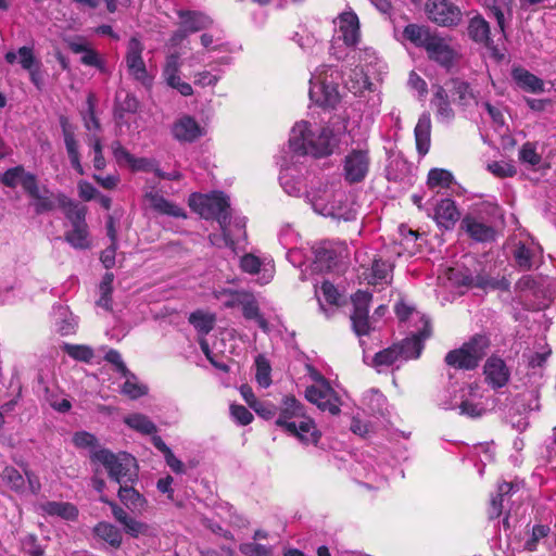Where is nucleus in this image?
I'll return each mask as SVG.
<instances>
[{
	"label": "nucleus",
	"mask_w": 556,
	"mask_h": 556,
	"mask_svg": "<svg viewBox=\"0 0 556 556\" xmlns=\"http://www.w3.org/2000/svg\"><path fill=\"white\" fill-rule=\"evenodd\" d=\"M276 425L303 444H317L321 435L314 420L306 416L303 404L292 395L282 400Z\"/></svg>",
	"instance_id": "nucleus-1"
},
{
	"label": "nucleus",
	"mask_w": 556,
	"mask_h": 556,
	"mask_svg": "<svg viewBox=\"0 0 556 556\" xmlns=\"http://www.w3.org/2000/svg\"><path fill=\"white\" fill-rule=\"evenodd\" d=\"M289 147L300 155L327 156L334 147L333 134L326 127L313 130L309 123L301 121L291 129Z\"/></svg>",
	"instance_id": "nucleus-2"
},
{
	"label": "nucleus",
	"mask_w": 556,
	"mask_h": 556,
	"mask_svg": "<svg viewBox=\"0 0 556 556\" xmlns=\"http://www.w3.org/2000/svg\"><path fill=\"white\" fill-rule=\"evenodd\" d=\"M403 35L416 47L424 48L430 60L445 68L452 67L458 58L448 39L430 31L427 27L409 24L404 28Z\"/></svg>",
	"instance_id": "nucleus-3"
},
{
	"label": "nucleus",
	"mask_w": 556,
	"mask_h": 556,
	"mask_svg": "<svg viewBox=\"0 0 556 556\" xmlns=\"http://www.w3.org/2000/svg\"><path fill=\"white\" fill-rule=\"evenodd\" d=\"M420 319L424 323V329L406 338L400 344H393L378 352L374 357L375 367H389L399 362L419 357L424 349L422 341L430 336L429 321L424 316Z\"/></svg>",
	"instance_id": "nucleus-4"
},
{
	"label": "nucleus",
	"mask_w": 556,
	"mask_h": 556,
	"mask_svg": "<svg viewBox=\"0 0 556 556\" xmlns=\"http://www.w3.org/2000/svg\"><path fill=\"white\" fill-rule=\"evenodd\" d=\"M56 200L72 225V229L65 233L66 242L78 250L90 248L88 225L86 223L87 207L75 203L64 194H59Z\"/></svg>",
	"instance_id": "nucleus-5"
},
{
	"label": "nucleus",
	"mask_w": 556,
	"mask_h": 556,
	"mask_svg": "<svg viewBox=\"0 0 556 556\" xmlns=\"http://www.w3.org/2000/svg\"><path fill=\"white\" fill-rule=\"evenodd\" d=\"M334 34L330 45V53L337 60L343 59L345 48L355 49L361 41L359 21L353 11H345L333 20Z\"/></svg>",
	"instance_id": "nucleus-6"
},
{
	"label": "nucleus",
	"mask_w": 556,
	"mask_h": 556,
	"mask_svg": "<svg viewBox=\"0 0 556 556\" xmlns=\"http://www.w3.org/2000/svg\"><path fill=\"white\" fill-rule=\"evenodd\" d=\"M92 459L101 463L109 477L118 484L132 483L138 478L136 459L127 453L113 454L109 450H99L92 454Z\"/></svg>",
	"instance_id": "nucleus-7"
},
{
	"label": "nucleus",
	"mask_w": 556,
	"mask_h": 556,
	"mask_svg": "<svg viewBox=\"0 0 556 556\" xmlns=\"http://www.w3.org/2000/svg\"><path fill=\"white\" fill-rule=\"evenodd\" d=\"M489 345L490 341L485 336L477 334L459 349L450 351L445 356V362L456 369L472 370L485 356Z\"/></svg>",
	"instance_id": "nucleus-8"
},
{
	"label": "nucleus",
	"mask_w": 556,
	"mask_h": 556,
	"mask_svg": "<svg viewBox=\"0 0 556 556\" xmlns=\"http://www.w3.org/2000/svg\"><path fill=\"white\" fill-rule=\"evenodd\" d=\"M189 204L205 219L215 218L220 223V219L225 218V222H229V202L223 192L194 193L190 197Z\"/></svg>",
	"instance_id": "nucleus-9"
},
{
	"label": "nucleus",
	"mask_w": 556,
	"mask_h": 556,
	"mask_svg": "<svg viewBox=\"0 0 556 556\" xmlns=\"http://www.w3.org/2000/svg\"><path fill=\"white\" fill-rule=\"evenodd\" d=\"M305 399L315 404L320 410L329 412L331 415H338L341 412L340 397L329 382L307 387Z\"/></svg>",
	"instance_id": "nucleus-10"
},
{
	"label": "nucleus",
	"mask_w": 556,
	"mask_h": 556,
	"mask_svg": "<svg viewBox=\"0 0 556 556\" xmlns=\"http://www.w3.org/2000/svg\"><path fill=\"white\" fill-rule=\"evenodd\" d=\"M143 49L144 47L138 38H130L127 45L125 62L129 75L142 85L148 86L151 84V77L142 58Z\"/></svg>",
	"instance_id": "nucleus-11"
},
{
	"label": "nucleus",
	"mask_w": 556,
	"mask_h": 556,
	"mask_svg": "<svg viewBox=\"0 0 556 556\" xmlns=\"http://www.w3.org/2000/svg\"><path fill=\"white\" fill-rule=\"evenodd\" d=\"M370 165L368 150L354 149L349 152L343 162V174L350 184L359 182L365 179Z\"/></svg>",
	"instance_id": "nucleus-12"
},
{
	"label": "nucleus",
	"mask_w": 556,
	"mask_h": 556,
	"mask_svg": "<svg viewBox=\"0 0 556 556\" xmlns=\"http://www.w3.org/2000/svg\"><path fill=\"white\" fill-rule=\"evenodd\" d=\"M426 9L429 18L441 26H456L462 21L459 8L448 0H430Z\"/></svg>",
	"instance_id": "nucleus-13"
},
{
	"label": "nucleus",
	"mask_w": 556,
	"mask_h": 556,
	"mask_svg": "<svg viewBox=\"0 0 556 556\" xmlns=\"http://www.w3.org/2000/svg\"><path fill=\"white\" fill-rule=\"evenodd\" d=\"M219 227L222 233H211L208 240L212 245L217 248L228 247L235 250L236 243L242 238H245V223L243 219H238L233 224L220 219Z\"/></svg>",
	"instance_id": "nucleus-14"
},
{
	"label": "nucleus",
	"mask_w": 556,
	"mask_h": 556,
	"mask_svg": "<svg viewBox=\"0 0 556 556\" xmlns=\"http://www.w3.org/2000/svg\"><path fill=\"white\" fill-rule=\"evenodd\" d=\"M370 300L371 294L366 291H357L352 298L354 311L351 315V320L357 336L368 334L371 330L368 317Z\"/></svg>",
	"instance_id": "nucleus-15"
},
{
	"label": "nucleus",
	"mask_w": 556,
	"mask_h": 556,
	"mask_svg": "<svg viewBox=\"0 0 556 556\" xmlns=\"http://www.w3.org/2000/svg\"><path fill=\"white\" fill-rule=\"evenodd\" d=\"M309 84V98L316 104L332 108L338 103L339 92L337 86L323 79L321 74L313 75Z\"/></svg>",
	"instance_id": "nucleus-16"
},
{
	"label": "nucleus",
	"mask_w": 556,
	"mask_h": 556,
	"mask_svg": "<svg viewBox=\"0 0 556 556\" xmlns=\"http://www.w3.org/2000/svg\"><path fill=\"white\" fill-rule=\"evenodd\" d=\"M336 193L327 185L320 186L306 192V199L312 204L314 211L324 216H333L337 213L334 201Z\"/></svg>",
	"instance_id": "nucleus-17"
},
{
	"label": "nucleus",
	"mask_w": 556,
	"mask_h": 556,
	"mask_svg": "<svg viewBox=\"0 0 556 556\" xmlns=\"http://www.w3.org/2000/svg\"><path fill=\"white\" fill-rule=\"evenodd\" d=\"M483 375L486 383L494 390L505 387L510 379V370L505 361L496 355L485 361Z\"/></svg>",
	"instance_id": "nucleus-18"
},
{
	"label": "nucleus",
	"mask_w": 556,
	"mask_h": 556,
	"mask_svg": "<svg viewBox=\"0 0 556 556\" xmlns=\"http://www.w3.org/2000/svg\"><path fill=\"white\" fill-rule=\"evenodd\" d=\"M481 397L482 394L478 383H470L466 388H463L462 402L458 406L460 414L471 418L481 417L485 413L484 405L478 401Z\"/></svg>",
	"instance_id": "nucleus-19"
},
{
	"label": "nucleus",
	"mask_w": 556,
	"mask_h": 556,
	"mask_svg": "<svg viewBox=\"0 0 556 556\" xmlns=\"http://www.w3.org/2000/svg\"><path fill=\"white\" fill-rule=\"evenodd\" d=\"M25 191L34 199L33 205L37 214H43L54 208L55 201L52 193L46 188L41 190L36 177H27Z\"/></svg>",
	"instance_id": "nucleus-20"
},
{
	"label": "nucleus",
	"mask_w": 556,
	"mask_h": 556,
	"mask_svg": "<svg viewBox=\"0 0 556 556\" xmlns=\"http://www.w3.org/2000/svg\"><path fill=\"white\" fill-rule=\"evenodd\" d=\"M60 125L71 165L79 175H84L85 170L80 163L78 141L75 138V128L64 116L60 118Z\"/></svg>",
	"instance_id": "nucleus-21"
},
{
	"label": "nucleus",
	"mask_w": 556,
	"mask_h": 556,
	"mask_svg": "<svg viewBox=\"0 0 556 556\" xmlns=\"http://www.w3.org/2000/svg\"><path fill=\"white\" fill-rule=\"evenodd\" d=\"M542 248L532 238L517 243L514 252L515 260L519 267L531 269L540 260Z\"/></svg>",
	"instance_id": "nucleus-22"
},
{
	"label": "nucleus",
	"mask_w": 556,
	"mask_h": 556,
	"mask_svg": "<svg viewBox=\"0 0 556 556\" xmlns=\"http://www.w3.org/2000/svg\"><path fill=\"white\" fill-rule=\"evenodd\" d=\"M172 132L174 138L181 142H192L203 135L198 122L189 115H185L176 121Z\"/></svg>",
	"instance_id": "nucleus-23"
},
{
	"label": "nucleus",
	"mask_w": 556,
	"mask_h": 556,
	"mask_svg": "<svg viewBox=\"0 0 556 556\" xmlns=\"http://www.w3.org/2000/svg\"><path fill=\"white\" fill-rule=\"evenodd\" d=\"M447 279L456 286L465 287H480L486 288L489 286L494 287L489 279L482 276H472L466 267H451L446 271Z\"/></svg>",
	"instance_id": "nucleus-24"
},
{
	"label": "nucleus",
	"mask_w": 556,
	"mask_h": 556,
	"mask_svg": "<svg viewBox=\"0 0 556 556\" xmlns=\"http://www.w3.org/2000/svg\"><path fill=\"white\" fill-rule=\"evenodd\" d=\"M432 90L431 105L435 111L437 118L442 123H450L455 114L448 100L447 91L441 85H433Z\"/></svg>",
	"instance_id": "nucleus-25"
},
{
	"label": "nucleus",
	"mask_w": 556,
	"mask_h": 556,
	"mask_svg": "<svg viewBox=\"0 0 556 556\" xmlns=\"http://www.w3.org/2000/svg\"><path fill=\"white\" fill-rule=\"evenodd\" d=\"M240 266L243 271L251 275L262 273L260 278L261 285H266L273 279L274 269L270 262H262L256 255L252 253L245 254L241 257Z\"/></svg>",
	"instance_id": "nucleus-26"
},
{
	"label": "nucleus",
	"mask_w": 556,
	"mask_h": 556,
	"mask_svg": "<svg viewBox=\"0 0 556 556\" xmlns=\"http://www.w3.org/2000/svg\"><path fill=\"white\" fill-rule=\"evenodd\" d=\"M179 25L190 34L206 29L212 26L213 20L202 12L179 10L177 12Z\"/></svg>",
	"instance_id": "nucleus-27"
},
{
	"label": "nucleus",
	"mask_w": 556,
	"mask_h": 556,
	"mask_svg": "<svg viewBox=\"0 0 556 556\" xmlns=\"http://www.w3.org/2000/svg\"><path fill=\"white\" fill-rule=\"evenodd\" d=\"M460 226L476 241H490L495 236V231L491 226L476 217L466 216L462 220Z\"/></svg>",
	"instance_id": "nucleus-28"
},
{
	"label": "nucleus",
	"mask_w": 556,
	"mask_h": 556,
	"mask_svg": "<svg viewBox=\"0 0 556 556\" xmlns=\"http://www.w3.org/2000/svg\"><path fill=\"white\" fill-rule=\"evenodd\" d=\"M511 77L518 87L527 92L541 93L544 91V81L523 67H514Z\"/></svg>",
	"instance_id": "nucleus-29"
},
{
	"label": "nucleus",
	"mask_w": 556,
	"mask_h": 556,
	"mask_svg": "<svg viewBox=\"0 0 556 556\" xmlns=\"http://www.w3.org/2000/svg\"><path fill=\"white\" fill-rule=\"evenodd\" d=\"M117 495L119 501L134 513H142L147 508V498L128 483L119 484Z\"/></svg>",
	"instance_id": "nucleus-30"
},
{
	"label": "nucleus",
	"mask_w": 556,
	"mask_h": 556,
	"mask_svg": "<svg viewBox=\"0 0 556 556\" xmlns=\"http://www.w3.org/2000/svg\"><path fill=\"white\" fill-rule=\"evenodd\" d=\"M37 509L48 516H59L65 520H75L78 509L68 502H45L37 506Z\"/></svg>",
	"instance_id": "nucleus-31"
},
{
	"label": "nucleus",
	"mask_w": 556,
	"mask_h": 556,
	"mask_svg": "<svg viewBox=\"0 0 556 556\" xmlns=\"http://www.w3.org/2000/svg\"><path fill=\"white\" fill-rule=\"evenodd\" d=\"M431 119L429 113L420 115L415 127V140L417 151L420 155H426L430 149L431 142Z\"/></svg>",
	"instance_id": "nucleus-32"
},
{
	"label": "nucleus",
	"mask_w": 556,
	"mask_h": 556,
	"mask_svg": "<svg viewBox=\"0 0 556 556\" xmlns=\"http://www.w3.org/2000/svg\"><path fill=\"white\" fill-rule=\"evenodd\" d=\"M435 220L439 226L451 229L459 218V213L451 199H443L435 208Z\"/></svg>",
	"instance_id": "nucleus-33"
},
{
	"label": "nucleus",
	"mask_w": 556,
	"mask_h": 556,
	"mask_svg": "<svg viewBox=\"0 0 556 556\" xmlns=\"http://www.w3.org/2000/svg\"><path fill=\"white\" fill-rule=\"evenodd\" d=\"M240 306L245 319L255 320L261 329L268 331V323L261 314L258 302L253 293L247 291L241 300Z\"/></svg>",
	"instance_id": "nucleus-34"
},
{
	"label": "nucleus",
	"mask_w": 556,
	"mask_h": 556,
	"mask_svg": "<svg viewBox=\"0 0 556 556\" xmlns=\"http://www.w3.org/2000/svg\"><path fill=\"white\" fill-rule=\"evenodd\" d=\"M468 34L469 37L476 42L483 43L486 47H490L492 43V39L490 37V25L480 15L470 20L468 25Z\"/></svg>",
	"instance_id": "nucleus-35"
},
{
	"label": "nucleus",
	"mask_w": 556,
	"mask_h": 556,
	"mask_svg": "<svg viewBox=\"0 0 556 556\" xmlns=\"http://www.w3.org/2000/svg\"><path fill=\"white\" fill-rule=\"evenodd\" d=\"M93 533L115 548H118L123 541L121 530L114 525L105 521L99 522L93 528Z\"/></svg>",
	"instance_id": "nucleus-36"
},
{
	"label": "nucleus",
	"mask_w": 556,
	"mask_h": 556,
	"mask_svg": "<svg viewBox=\"0 0 556 556\" xmlns=\"http://www.w3.org/2000/svg\"><path fill=\"white\" fill-rule=\"evenodd\" d=\"M113 281L114 275L112 273H105L99 285V299L96 302L98 307H101L108 312L112 311L113 305Z\"/></svg>",
	"instance_id": "nucleus-37"
},
{
	"label": "nucleus",
	"mask_w": 556,
	"mask_h": 556,
	"mask_svg": "<svg viewBox=\"0 0 556 556\" xmlns=\"http://www.w3.org/2000/svg\"><path fill=\"white\" fill-rule=\"evenodd\" d=\"M188 320L200 334L206 336L214 328L216 317L212 313L199 309L191 313Z\"/></svg>",
	"instance_id": "nucleus-38"
},
{
	"label": "nucleus",
	"mask_w": 556,
	"mask_h": 556,
	"mask_svg": "<svg viewBox=\"0 0 556 556\" xmlns=\"http://www.w3.org/2000/svg\"><path fill=\"white\" fill-rule=\"evenodd\" d=\"M125 378V382L121 388V392L131 400L141 397L148 393V387L139 382L138 378L130 370L128 374L122 375Z\"/></svg>",
	"instance_id": "nucleus-39"
},
{
	"label": "nucleus",
	"mask_w": 556,
	"mask_h": 556,
	"mask_svg": "<svg viewBox=\"0 0 556 556\" xmlns=\"http://www.w3.org/2000/svg\"><path fill=\"white\" fill-rule=\"evenodd\" d=\"M514 0H483V5L489 10L497 22L500 30L505 33V11H510Z\"/></svg>",
	"instance_id": "nucleus-40"
},
{
	"label": "nucleus",
	"mask_w": 556,
	"mask_h": 556,
	"mask_svg": "<svg viewBox=\"0 0 556 556\" xmlns=\"http://www.w3.org/2000/svg\"><path fill=\"white\" fill-rule=\"evenodd\" d=\"M370 83L363 68L355 67L345 79V87L354 94H359L368 89Z\"/></svg>",
	"instance_id": "nucleus-41"
},
{
	"label": "nucleus",
	"mask_w": 556,
	"mask_h": 556,
	"mask_svg": "<svg viewBox=\"0 0 556 556\" xmlns=\"http://www.w3.org/2000/svg\"><path fill=\"white\" fill-rule=\"evenodd\" d=\"M27 177H35V175L26 173L22 166H16L4 172L0 177V181L10 188H15L17 185H22L25 189V181L27 180Z\"/></svg>",
	"instance_id": "nucleus-42"
},
{
	"label": "nucleus",
	"mask_w": 556,
	"mask_h": 556,
	"mask_svg": "<svg viewBox=\"0 0 556 556\" xmlns=\"http://www.w3.org/2000/svg\"><path fill=\"white\" fill-rule=\"evenodd\" d=\"M125 424L131 429L143 433L152 434L156 432V426L150 420L149 417L142 414H131L124 419Z\"/></svg>",
	"instance_id": "nucleus-43"
},
{
	"label": "nucleus",
	"mask_w": 556,
	"mask_h": 556,
	"mask_svg": "<svg viewBox=\"0 0 556 556\" xmlns=\"http://www.w3.org/2000/svg\"><path fill=\"white\" fill-rule=\"evenodd\" d=\"M454 94L457 96L459 105L467 106L471 102L479 104L476 97L470 88V85L466 81L454 79L452 80Z\"/></svg>",
	"instance_id": "nucleus-44"
},
{
	"label": "nucleus",
	"mask_w": 556,
	"mask_h": 556,
	"mask_svg": "<svg viewBox=\"0 0 556 556\" xmlns=\"http://www.w3.org/2000/svg\"><path fill=\"white\" fill-rule=\"evenodd\" d=\"M1 477L2 480L11 488V490L16 493L24 492L25 479L17 469L12 466H8L3 469Z\"/></svg>",
	"instance_id": "nucleus-45"
},
{
	"label": "nucleus",
	"mask_w": 556,
	"mask_h": 556,
	"mask_svg": "<svg viewBox=\"0 0 556 556\" xmlns=\"http://www.w3.org/2000/svg\"><path fill=\"white\" fill-rule=\"evenodd\" d=\"M151 205L159 212L170 216L179 217L184 216L182 210L177 205L168 202L162 195L149 194Z\"/></svg>",
	"instance_id": "nucleus-46"
},
{
	"label": "nucleus",
	"mask_w": 556,
	"mask_h": 556,
	"mask_svg": "<svg viewBox=\"0 0 556 556\" xmlns=\"http://www.w3.org/2000/svg\"><path fill=\"white\" fill-rule=\"evenodd\" d=\"M513 490L511 483L503 482L498 485V493L492 497L489 516L491 519L500 517L503 510L504 496Z\"/></svg>",
	"instance_id": "nucleus-47"
},
{
	"label": "nucleus",
	"mask_w": 556,
	"mask_h": 556,
	"mask_svg": "<svg viewBox=\"0 0 556 556\" xmlns=\"http://www.w3.org/2000/svg\"><path fill=\"white\" fill-rule=\"evenodd\" d=\"M180 71V54L173 52L166 55L165 64L163 67V78L168 84L179 77Z\"/></svg>",
	"instance_id": "nucleus-48"
},
{
	"label": "nucleus",
	"mask_w": 556,
	"mask_h": 556,
	"mask_svg": "<svg viewBox=\"0 0 556 556\" xmlns=\"http://www.w3.org/2000/svg\"><path fill=\"white\" fill-rule=\"evenodd\" d=\"M87 105V112L83 115L85 128L89 131V134H97L101 130V124L94 113L96 104L92 94L88 96Z\"/></svg>",
	"instance_id": "nucleus-49"
},
{
	"label": "nucleus",
	"mask_w": 556,
	"mask_h": 556,
	"mask_svg": "<svg viewBox=\"0 0 556 556\" xmlns=\"http://www.w3.org/2000/svg\"><path fill=\"white\" fill-rule=\"evenodd\" d=\"M87 143L92 148L94 152L93 166L96 169L101 170L105 167V159L103 156V146L101 138L98 134H89L87 137Z\"/></svg>",
	"instance_id": "nucleus-50"
},
{
	"label": "nucleus",
	"mask_w": 556,
	"mask_h": 556,
	"mask_svg": "<svg viewBox=\"0 0 556 556\" xmlns=\"http://www.w3.org/2000/svg\"><path fill=\"white\" fill-rule=\"evenodd\" d=\"M391 266L381 260H375L371 265L370 283L387 282L390 276Z\"/></svg>",
	"instance_id": "nucleus-51"
},
{
	"label": "nucleus",
	"mask_w": 556,
	"mask_h": 556,
	"mask_svg": "<svg viewBox=\"0 0 556 556\" xmlns=\"http://www.w3.org/2000/svg\"><path fill=\"white\" fill-rule=\"evenodd\" d=\"M247 291H232L228 289H223L214 293L215 298L218 300H224V306L227 308H232L236 306H240L241 300Z\"/></svg>",
	"instance_id": "nucleus-52"
},
{
	"label": "nucleus",
	"mask_w": 556,
	"mask_h": 556,
	"mask_svg": "<svg viewBox=\"0 0 556 556\" xmlns=\"http://www.w3.org/2000/svg\"><path fill=\"white\" fill-rule=\"evenodd\" d=\"M453 176L450 172L440 168H433L428 174V185L434 187H448Z\"/></svg>",
	"instance_id": "nucleus-53"
},
{
	"label": "nucleus",
	"mask_w": 556,
	"mask_h": 556,
	"mask_svg": "<svg viewBox=\"0 0 556 556\" xmlns=\"http://www.w3.org/2000/svg\"><path fill=\"white\" fill-rule=\"evenodd\" d=\"M255 378H256L257 383L263 388H267L271 383L270 366H269L268 362L262 356H258L256 358Z\"/></svg>",
	"instance_id": "nucleus-54"
},
{
	"label": "nucleus",
	"mask_w": 556,
	"mask_h": 556,
	"mask_svg": "<svg viewBox=\"0 0 556 556\" xmlns=\"http://www.w3.org/2000/svg\"><path fill=\"white\" fill-rule=\"evenodd\" d=\"M63 350L77 361L89 362L93 357V351L87 345L65 344Z\"/></svg>",
	"instance_id": "nucleus-55"
},
{
	"label": "nucleus",
	"mask_w": 556,
	"mask_h": 556,
	"mask_svg": "<svg viewBox=\"0 0 556 556\" xmlns=\"http://www.w3.org/2000/svg\"><path fill=\"white\" fill-rule=\"evenodd\" d=\"M123 526L125 532L132 538L148 535L150 533V526L148 523L136 520L132 517H130Z\"/></svg>",
	"instance_id": "nucleus-56"
},
{
	"label": "nucleus",
	"mask_w": 556,
	"mask_h": 556,
	"mask_svg": "<svg viewBox=\"0 0 556 556\" xmlns=\"http://www.w3.org/2000/svg\"><path fill=\"white\" fill-rule=\"evenodd\" d=\"M280 184L285 191L293 197H299L302 190V181L301 180H293L290 176L288 169L281 173L280 175Z\"/></svg>",
	"instance_id": "nucleus-57"
},
{
	"label": "nucleus",
	"mask_w": 556,
	"mask_h": 556,
	"mask_svg": "<svg viewBox=\"0 0 556 556\" xmlns=\"http://www.w3.org/2000/svg\"><path fill=\"white\" fill-rule=\"evenodd\" d=\"M548 533H549V527L544 526V525L534 526L532 529L531 538L526 542L525 548L530 552L535 551L536 546H538V542L541 539L546 538L548 535Z\"/></svg>",
	"instance_id": "nucleus-58"
},
{
	"label": "nucleus",
	"mask_w": 556,
	"mask_h": 556,
	"mask_svg": "<svg viewBox=\"0 0 556 556\" xmlns=\"http://www.w3.org/2000/svg\"><path fill=\"white\" fill-rule=\"evenodd\" d=\"M112 153L118 165L130 166L134 162V155L130 154L119 141H114L111 144Z\"/></svg>",
	"instance_id": "nucleus-59"
},
{
	"label": "nucleus",
	"mask_w": 556,
	"mask_h": 556,
	"mask_svg": "<svg viewBox=\"0 0 556 556\" xmlns=\"http://www.w3.org/2000/svg\"><path fill=\"white\" fill-rule=\"evenodd\" d=\"M239 549L245 556H270L271 551L269 547L258 543H243L239 546Z\"/></svg>",
	"instance_id": "nucleus-60"
},
{
	"label": "nucleus",
	"mask_w": 556,
	"mask_h": 556,
	"mask_svg": "<svg viewBox=\"0 0 556 556\" xmlns=\"http://www.w3.org/2000/svg\"><path fill=\"white\" fill-rule=\"evenodd\" d=\"M519 157L522 162L532 166H535L541 162V156L536 153L535 147L530 142L522 146L519 151Z\"/></svg>",
	"instance_id": "nucleus-61"
},
{
	"label": "nucleus",
	"mask_w": 556,
	"mask_h": 556,
	"mask_svg": "<svg viewBox=\"0 0 556 556\" xmlns=\"http://www.w3.org/2000/svg\"><path fill=\"white\" fill-rule=\"evenodd\" d=\"M22 546L29 556H43L45 554L42 547L37 543L36 536L33 534H28L22 540Z\"/></svg>",
	"instance_id": "nucleus-62"
},
{
	"label": "nucleus",
	"mask_w": 556,
	"mask_h": 556,
	"mask_svg": "<svg viewBox=\"0 0 556 556\" xmlns=\"http://www.w3.org/2000/svg\"><path fill=\"white\" fill-rule=\"evenodd\" d=\"M231 416L242 426H247L253 420L252 413L242 405L230 406Z\"/></svg>",
	"instance_id": "nucleus-63"
},
{
	"label": "nucleus",
	"mask_w": 556,
	"mask_h": 556,
	"mask_svg": "<svg viewBox=\"0 0 556 556\" xmlns=\"http://www.w3.org/2000/svg\"><path fill=\"white\" fill-rule=\"evenodd\" d=\"M219 80V76L210 71H201L193 75V83L200 87L215 86Z\"/></svg>",
	"instance_id": "nucleus-64"
}]
</instances>
